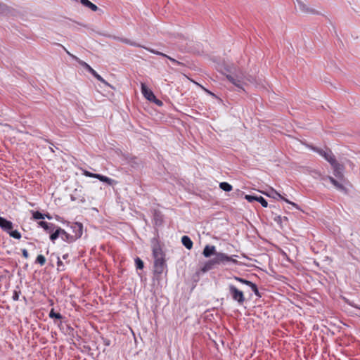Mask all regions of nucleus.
Returning a JSON list of instances; mask_svg holds the SVG:
<instances>
[{"instance_id":"obj_37","label":"nucleus","mask_w":360,"mask_h":360,"mask_svg":"<svg viewBox=\"0 0 360 360\" xmlns=\"http://www.w3.org/2000/svg\"><path fill=\"white\" fill-rule=\"evenodd\" d=\"M150 102L155 103L158 106H162V104H163L162 102L160 100H159V99H158L156 98H155V99L152 100Z\"/></svg>"},{"instance_id":"obj_30","label":"nucleus","mask_w":360,"mask_h":360,"mask_svg":"<svg viewBox=\"0 0 360 360\" xmlns=\"http://www.w3.org/2000/svg\"><path fill=\"white\" fill-rule=\"evenodd\" d=\"M256 201L260 202L264 207H266L268 206L267 201L262 196H257Z\"/></svg>"},{"instance_id":"obj_47","label":"nucleus","mask_w":360,"mask_h":360,"mask_svg":"<svg viewBox=\"0 0 360 360\" xmlns=\"http://www.w3.org/2000/svg\"><path fill=\"white\" fill-rule=\"evenodd\" d=\"M68 254H65V255H64L63 256V258L64 259H67V258H68Z\"/></svg>"},{"instance_id":"obj_5","label":"nucleus","mask_w":360,"mask_h":360,"mask_svg":"<svg viewBox=\"0 0 360 360\" xmlns=\"http://www.w3.org/2000/svg\"><path fill=\"white\" fill-rule=\"evenodd\" d=\"M329 163L331 165L333 169V174L334 175L338 178V179H343L344 174H343V170H344V166L340 163H338L334 158L331 161L329 162Z\"/></svg>"},{"instance_id":"obj_12","label":"nucleus","mask_w":360,"mask_h":360,"mask_svg":"<svg viewBox=\"0 0 360 360\" xmlns=\"http://www.w3.org/2000/svg\"><path fill=\"white\" fill-rule=\"evenodd\" d=\"M60 238H62L63 240L66 241L68 243H72L77 240L72 234L67 233L65 230L62 229L60 230Z\"/></svg>"},{"instance_id":"obj_8","label":"nucleus","mask_w":360,"mask_h":360,"mask_svg":"<svg viewBox=\"0 0 360 360\" xmlns=\"http://www.w3.org/2000/svg\"><path fill=\"white\" fill-rule=\"evenodd\" d=\"M141 93L147 100L151 101L152 100L155 99V96L153 92L150 89H148L145 84L141 83Z\"/></svg>"},{"instance_id":"obj_20","label":"nucleus","mask_w":360,"mask_h":360,"mask_svg":"<svg viewBox=\"0 0 360 360\" xmlns=\"http://www.w3.org/2000/svg\"><path fill=\"white\" fill-rule=\"evenodd\" d=\"M327 179L330 181V182L338 190L345 191V188L341 184H340L338 181H336L334 178L331 176H327Z\"/></svg>"},{"instance_id":"obj_23","label":"nucleus","mask_w":360,"mask_h":360,"mask_svg":"<svg viewBox=\"0 0 360 360\" xmlns=\"http://www.w3.org/2000/svg\"><path fill=\"white\" fill-rule=\"evenodd\" d=\"M60 230H61V228L57 227L56 229H55V230L53 232H51V234L50 236V239L52 241H54L55 240H56L59 236L60 237Z\"/></svg>"},{"instance_id":"obj_26","label":"nucleus","mask_w":360,"mask_h":360,"mask_svg":"<svg viewBox=\"0 0 360 360\" xmlns=\"http://www.w3.org/2000/svg\"><path fill=\"white\" fill-rule=\"evenodd\" d=\"M9 236L11 237H13L15 239H20L21 238V234L17 230H13L11 229L9 232H8Z\"/></svg>"},{"instance_id":"obj_24","label":"nucleus","mask_w":360,"mask_h":360,"mask_svg":"<svg viewBox=\"0 0 360 360\" xmlns=\"http://www.w3.org/2000/svg\"><path fill=\"white\" fill-rule=\"evenodd\" d=\"M219 188L224 191H227V192H229L231 191L232 189H233V187L231 184H229V183L227 182H221L219 184Z\"/></svg>"},{"instance_id":"obj_9","label":"nucleus","mask_w":360,"mask_h":360,"mask_svg":"<svg viewBox=\"0 0 360 360\" xmlns=\"http://www.w3.org/2000/svg\"><path fill=\"white\" fill-rule=\"evenodd\" d=\"M71 229L74 233L72 235L76 239H78L82 236L83 232V226L81 223L76 222L73 224L71 226Z\"/></svg>"},{"instance_id":"obj_1","label":"nucleus","mask_w":360,"mask_h":360,"mask_svg":"<svg viewBox=\"0 0 360 360\" xmlns=\"http://www.w3.org/2000/svg\"><path fill=\"white\" fill-rule=\"evenodd\" d=\"M228 73L226 74L227 79L234 86L239 89H243V86L248 83L254 84L255 79L251 75H245L239 69L235 67L227 70Z\"/></svg>"},{"instance_id":"obj_16","label":"nucleus","mask_w":360,"mask_h":360,"mask_svg":"<svg viewBox=\"0 0 360 360\" xmlns=\"http://www.w3.org/2000/svg\"><path fill=\"white\" fill-rule=\"evenodd\" d=\"M182 244L188 249L191 250L193 247V242L191 238L187 236H184L181 238Z\"/></svg>"},{"instance_id":"obj_32","label":"nucleus","mask_w":360,"mask_h":360,"mask_svg":"<svg viewBox=\"0 0 360 360\" xmlns=\"http://www.w3.org/2000/svg\"><path fill=\"white\" fill-rule=\"evenodd\" d=\"M33 218L35 219H43L45 218V214H44L38 211H36V212H33Z\"/></svg>"},{"instance_id":"obj_25","label":"nucleus","mask_w":360,"mask_h":360,"mask_svg":"<svg viewBox=\"0 0 360 360\" xmlns=\"http://www.w3.org/2000/svg\"><path fill=\"white\" fill-rule=\"evenodd\" d=\"M73 59L75 60L76 61H77L79 63V64L81 65L83 68H84L87 71L91 68V67L89 64H87L86 62L80 60L77 56H73Z\"/></svg>"},{"instance_id":"obj_3","label":"nucleus","mask_w":360,"mask_h":360,"mask_svg":"<svg viewBox=\"0 0 360 360\" xmlns=\"http://www.w3.org/2000/svg\"><path fill=\"white\" fill-rule=\"evenodd\" d=\"M229 293L232 297V299L237 302L238 304L241 305L245 302V297L243 292L238 290L233 285H229Z\"/></svg>"},{"instance_id":"obj_11","label":"nucleus","mask_w":360,"mask_h":360,"mask_svg":"<svg viewBox=\"0 0 360 360\" xmlns=\"http://www.w3.org/2000/svg\"><path fill=\"white\" fill-rule=\"evenodd\" d=\"M216 252V248L214 245H207L202 252V255L205 257H210L211 255H214L215 256Z\"/></svg>"},{"instance_id":"obj_33","label":"nucleus","mask_w":360,"mask_h":360,"mask_svg":"<svg viewBox=\"0 0 360 360\" xmlns=\"http://www.w3.org/2000/svg\"><path fill=\"white\" fill-rule=\"evenodd\" d=\"M82 174L86 176H88V177H93V178H96L97 179V176L99 174H94V173H91L87 170H83V172Z\"/></svg>"},{"instance_id":"obj_6","label":"nucleus","mask_w":360,"mask_h":360,"mask_svg":"<svg viewBox=\"0 0 360 360\" xmlns=\"http://www.w3.org/2000/svg\"><path fill=\"white\" fill-rule=\"evenodd\" d=\"M265 195H266L267 196L269 197H271V198H273L274 199H281V200H284L285 202L292 205L294 207H295L296 209L299 210L300 207L299 206L295 203V202H292L290 200H288V199L285 198L284 197H283L280 193H278L276 191H275L274 189L273 188H271V191L269 192V193H264Z\"/></svg>"},{"instance_id":"obj_4","label":"nucleus","mask_w":360,"mask_h":360,"mask_svg":"<svg viewBox=\"0 0 360 360\" xmlns=\"http://www.w3.org/2000/svg\"><path fill=\"white\" fill-rule=\"evenodd\" d=\"M214 262L217 264L233 263L236 264L237 260L233 258V256H228L227 255L222 252H217L215 254L214 258Z\"/></svg>"},{"instance_id":"obj_48","label":"nucleus","mask_w":360,"mask_h":360,"mask_svg":"<svg viewBox=\"0 0 360 360\" xmlns=\"http://www.w3.org/2000/svg\"><path fill=\"white\" fill-rule=\"evenodd\" d=\"M283 219L285 220V221L288 220L287 217H283Z\"/></svg>"},{"instance_id":"obj_44","label":"nucleus","mask_w":360,"mask_h":360,"mask_svg":"<svg viewBox=\"0 0 360 360\" xmlns=\"http://www.w3.org/2000/svg\"><path fill=\"white\" fill-rule=\"evenodd\" d=\"M62 264L63 263H62L61 260L60 259V258H58V266H59L62 265Z\"/></svg>"},{"instance_id":"obj_34","label":"nucleus","mask_w":360,"mask_h":360,"mask_svg":"<svg viewBox=\"0 0 360 360\" xmlns=\"http://www.w3.org/2000/svg\"><path fill=\"white\" fill-rule=\"evenodd\" d=\"M235 279H236V281H239L240 283H243V284H245V285H248V286H250V284L252 283V282H251V281H248V280H245V279L242 278H240V277H235Z\"/></svg>"},{"instance_id":"obj_13","label":"nucleus","mask_w":360,"mask_h":360,"mask_svg":"<svg viewBox=\"0 0 360 360\" xmlns=\"http://www.w3.org/2000/svg\"><path fill=\"white\" fill-rule=\"evenodd\" d=\"M143 48L152 53L167 58L170 61H172L174 64H180V63L179 61H177L176 60H175L174 58H171L170 56H169L162 52H160V51H158L153 49H150V48H147V47H143Z\"/></svg>"},{"instance_id":"obj_22","label":"nucleus","mask_w":360,"mask_h":360,"mask_svg":"<svg viewBox=\"0 0 360 360\" xmlns=\"http://www.w3.org/2000/svg\"><path fill=\"white\" fill-rule=\"evenodd\" d=\"M217 264L215 262H214V258L208 262H207L201 268V271L202 272H206L210 269H212L213 266Z\"/></svg>"},{"instance_id":"obj_35","label":"nucleus","mask_w":360,"mask_h":360,"mask_svg":"<svg viewBox=\"0 0 360 360\" xmlns=\"http://www.w3.org/2000/svg\"><path fill=\"white\" fill-rule=\"evenodd\" d=\"M250 287L256 295L260 297L257 286L255 283H252Z\"/></svg>"},{"instance_id":"obj_2","label":"nucleus","mask_w":360,"mask_h":360,"mask_svg":"<svg viewBox=\"0 0 360 360\" xmlns=\"http://www.w3.org/2000/svg\"><path fill=\"white\" fill-rule=\"evenodd\" d=\"M153 255L154 257V272L156 274H162L166 269L165 254L158 244L153 247Z\"/></svg>"},{"instance_id":"obj_28","label":"nucleus","mask_w":360,"mask_h":360,"mask_svg":"<svg viewBox=\"0 0 360 360\" xmlns=\"http://www.w3.org/2000/svg\"><path fill=\"white\" fill-rule=\"evenodd\" d=\"M49 317L51 319H62L63 316L60 313H56L53 309H51L49 313Z\"/></svg>"},{"instance_id":"obj_31","label":"nucleus","mask_w":360,"mask_h":360,"mask_svg":"<svg viewBox=\"0 0 360 360\" xmlns=\"http://www.w3.org/2000/svg\"><path fill=\"white\" fill-rule=\"evenodd\" d=\"M135 264L136 268L139 269H142L143 268V262L139 257H136L135 259Z\"/></svg>"},{"instance_id":"obj_42","label":"nucleus","mask_w":360,"mask_h":360,"mask_svg":"<svg viewBox=\"0 0 360 360\" xmlns=\"http://www.w3.org/2000/svg\"><path fill=\"white\" fill-rule=\"evenodd\" d=\"M274 221H276L277 223H281L282 217L281 216H276L274 218Z\"/></svg>"},{"instance_id":"obj_21","label":"nucleus","mask_w":360,"mask_h":360,"mask_svg":"<svg viewBox=\"0 0 360 360\" xmlns=\"http://www.w3.org/2000/svg\"><path fill=\"white\" fill-rule=\"evenodd\" d=\"M97 179H99L101 181L107 183L108 185H110V186L115 184V181L114 179H110L108 176L101 175V174H98L97 176Z\"/></svg>"},{"instance_id":"obj_17","label":"nucleus","mask_w":360,"mask_h":360,"mask_svg":"<svg viewBox=\"0 0 360 360\" xmlns=\"http://www.w3.org/2000/svg\"><path fill=\"white\" fill-rule=\"evenodd\" d=\"M327 179L330 181V182L338 190L345 191V188L341 184H340L338 181H336L334 178L331 176H327Z\"/></svg>"},{"instance_id":"obj_27","label":"nucleus","mask_w":360,"mask_h":360,"mask_svg":"<svg viewBox=\"0 0 360 360\" xmlns=\"http://www.w3.org/2000/svg\"><path fill=\"white\" fill-rule=\"evenodd\" d=\"M120 41L124 43V44H129L131 46H140L141 47V46H140L139 44H136V42L134 41H132L128 39H126V38H122L120 39Z\"/></svg>"},{"instance_id":"obj_36","label":"nucleus","mask_w":360,"mask_h":360,"mask_svg":"<svg viewBox=\"0 0 360 360\" xmlns=\"http://www.w3.org/2000/svg\"><path fill=\"white\" fill-rule=\"evenodd\" d=\"M257 196H254L251 195H245V198L250 202H252L253 201H256Z\"/></svg>"},{"instance_id":"obj_43","label":"nucleus","mask_w":360,"mask_h":360,"mask_svg":"<svg viewBox=\"0 0 360 360\" xmlns=\"http://www.w3.org/2000/svg\"><path fill=\"white\" fill-rule=\"evenodd\" d=\"M91 74H92L94 77L98 74L92 68L88 70Z\"/></svg>"},{"instance_id":"obj_14","label":"nucleus","mask_w":360,"mask_h":360,"mask_svg":"<svg viewBox=\"0 0 360 360\" xmlns=\"http://www.w3.org/2000/svg\"><path fill=\"white\" fill-rule=\"evenodd\" d=\"M38 224L48 233L53 232L56 229V226L52 223H48L46 221H41Z\"/></svg>"},{"instance_id":"obj_40","label":"nucleus","mask_w":360,"mask_h":360,"mask_svg":"<svg viewBox=\"0 0 360 360\" xmlns=\"http://www.w3.org/2000/svg\"><path fill=\"white\" fill-rule=\"evenodd\" d=\"M18 298H19V292L14 291L13 295V300H18Z\"/></svg>"},{"instance_id":"obj_15","label":"nucleus","mask_w":360,"mask_h":360,"mask_svg":"<svg viewBox=\"0 0 360 360\" xmlns=\"http://www.w3.org/2000/svg\"><path fill=\"white\" fill-rule=\"evenodd\" d=\"M80 3L83 6L90 8L93 11H97L98 10H99L98 6L96 4L91 3L89 0H80Z\"/></svg>"},{"instance_id":"obj_18","label":"nucleus","mask_w":360,"mask_h":360,"mask_svg":"<svg viewBox=\"0 0 360 360\" xmlns=\"http://www.w3.org/2000/svg\"><path fill=\"white\" fill-rule=\"evenodd\" d=\"M327 179L330 181V182L338 190L345 191V188L341 184H340L338 181H336L334 178L331 176H327Z\"/></svg>"},{"instance_id":"obj_39","label":"nucleus","mask_w":360,"mask_h":360,"mask_svg":"<svg viewBox=\"0 0 360 360\" xmlns=\"http://www.w3.org/2000/svg\"><path fill=\"white\" fill-rule=\"evenodd\" d=\"M22 253L23 257L25 259H27L29 257V254H28V252H27V250L26 249H22Z\"/></svg>"},{"instance_id":"obj_29","label":"nucleus","mask_w":360,"mask_h":360,"mask_svg":"<svg viewBox=\"0 0 360 360\" xmlns=\"http://www.w3.org/2000/svg\"><path fill=\"white\" fill-rule=\"evenodd\" d=\"M36 263H38L41 266H43L46 263V258L42 255H39L36 259Z\"/></svg>"},{"instance_id":"obj_19","label":"nucleus","mask_w":360,"mask_h":360,"mask_svg":"<svg viewBox=\"0 0 360 360\" xmlns=\"http://www.w3.org/2000/svg\"><path fill=\"white\" fill-rule=\"evenodd\" d=\"M327 179L330 181V182L338 190L345 191V188L341 184H340L338 181H336L334 178L331 176H327Z\"/></svg>"},{"instance_id":"obj_7","label":"nucleus","mask_w":360,"mask_h":360,"mask_svg":"<svg viewBox=\"0 0 360 360\" xmlns=\"http://www.w3.org/2000/svg\"><path fill=\"white\" fill-rule=\"evenodd\" d=\"M313 150L318 153L321 156L324 158L326 160H327L328 162L331 161L334 158V155L331 152V150L328 149H321L318 148H312Z\"/></svg>"},{"instance_id":"obj_10","label":"nucleus","mask_w":360,"mask_h":360,"mask_svg":"<svg viewBox=\"0 0 360 360\" xmlns=\"http://www.w3.org/2000/svg\"><path fill=\"white\" fill-rule=\"evenodd\" d=\"M0 227L2 230L8 233L13 229V223L5 218L0 217Z\"/></svg>"},{"instance_id":"obj_46","label":"nucleus","mask_w":360,"mask_h":360,"mask_svg":"<svg viewBox=\"0 0 360 360\" xmlns=\"http://www.w3.org/2000/svg\"><path fill=\"white\" fill-rule=\"evenodd\" d=\"M45 217L48 218L49 219H51V217L49 214H45Z\"/></svg>"},{"instance_id":"obj_45","label":"nucleus","mask_w":360,"mask_h":360,"mask_svg":"<svg viewBox=\"0 0 360 360\" xmlns=\"http://www.w3.org/2000/svg\"><path fill=\"white\" fill-rule=\"evenodd\" d=\"M67 53L73 58V56H75L73 54L70 53L68 51H66Z\"/></svg>"},{"instance_id":"obj_38","label":"nucleus","mask_w":360,"mask_h":360,"mask_svg":"<svg viewBox=\"0 0 360 360\" xmlns=\"http://www.w3.org/2000/svg\"><path fill=\"white\" fill-rule=\"evenodd\" d=\"M94 77H96L98 81H100L104 84H107V82L105 81V79L98 74H97Z\"/></svg>"},{"instance_id":"obj_41","label":"nucleus","mask_w":360,"mask_h":360,"mask_svg":"<svg viewBox=\"0 0 360 360\" xmlns=\"http://www.w3.org/2000/svg\"><path fill=\"white\" fill-rule=\"evenodd\" d=\"M6 10V5L0 2V13Z\"/></svg>"}]
</instances>
